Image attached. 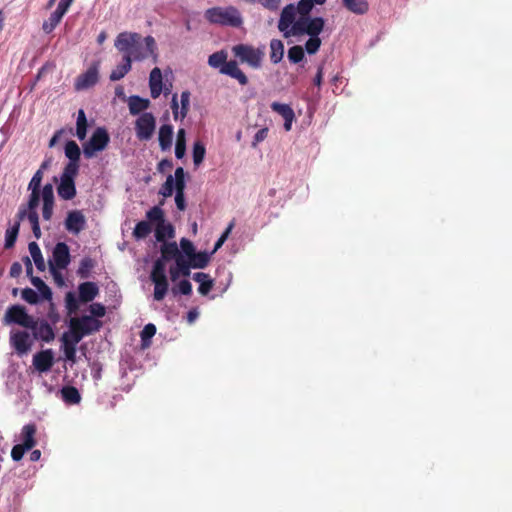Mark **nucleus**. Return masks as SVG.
Wrapping results in <instances>:
<instances>
[{
	"mask_svg": "<svg viewBox=\"0 0 512 512\" xmlns=\"http://www.w3.org/2000/svg\"><path fill=\"white\" fill-rule=\"evenodd\" d=\"M186 153V131L180 128L176 135L175 156L182 159Z\"/></svg>",
	"mask_w": 512,
	"mask_h": 512,
	"instance_id": "f704fd0d",
	"label": "nucleus"
},
{
	"mask_svg": "<svg viewBox=\"0 0 512 512\" xmlns=\"http://www.w3.org/2000/svg\"><path fill=\"white\" fill-rule=\"evenodd\" d=\"M18 218L19 220L27 218L31 226L39 223V216L37 210H28L25 208H20L18 211Z\"/></svg>",
	"mask_w": 512,
	"mask_h": 512,
	"instance_id": "de8ad7c7",
	"label": "nucleus"
},
{
	"mask_svg": "<svg viewBox=\"0 0 512 512\" xmlns=\"http://www.w3.org/2000/svg\"><path fill=\"white\" fill-rule=\"evenodd\" d=\"M28 329L33 330L34 338L40 339L46 343L52 342L55 338V332L52 326L45 320L37 321L34 319L33 327Z\"/></svg>",
	"mask_w": 512,
	"mask_h": 512,
	"instance_id": "a211bd4d",
	"label": "nucleus"
},
{
	"mask_svg": "<svg viewBox=\"0 0 512 512\" xmlns=\"http://www.w3.org/2000/svg\"><path fill=\"white\" fill-rule=\"evenodd\" d=\"M19 227L20 223L16 222L14 226L11 228H8L5 233V244L4 247L6 249H10L15 245V242L17 240V236L19 233Z\"/></svg>",
	"mask_w": 512,
	"mask_h": 512,
	"instance_id": "a19ab883",
	"label": "nucleus"
},
{
	"mask_svg": "<svg viewBox=\"0 0 512 512\" xmlns=\"http://www.w3.org/2000/svg\"><path fill=\"white\" fill-rule=\"evenodd\" d=\"M180 247L188 259L196 252L193 243L187 238H182L180 240Z\"/></svg>",
	"mask_w": 512,
	"mask_h": 512,
	"instance_id": "13d9d810",
	"label": "nucleus"
},
{
	"mask_svg": "<svg viewBox=\"0 0 512 512\" xmlns=\"http://www.w3.org/2000/svg\"><path fill=\"white\" fill-rule=\"evenodd\" d=\"M87 127L88 122L86 118V114L83 109L78 111L77 121H76V136L79 140H84L87 135Z\"/></svg>",
	"mask_w": 512,
	"mask_h": 512,
	"instance_id": "72a5a7b5",
	"label": "nucleus"
},
{
	"mask_svg": "<svg viewBox=\"0 0 512 512\" xmlns=\"http://www.w3.org/2000/svg\"><path fill=\"white\" fill-rule=\"evenodd\" d=\"M152 222L148 221H140L136 224L133 230V236L136 239H144L146 238L152 231Z\"/></svg>",
	"mask_w": 512,
	"mask_h": 512,
	"instance_id": "58836bf2",
	"label": "nucleus"
},
{
	"mask_svg": "<svg viewBox=\"0 0 512 512\" xmlns=\"http://www.w3.org/2000/svg\"><path fill=\"white\" fill-rule=\"evenodd\" d=\"M42 191H31L27 208L28 210H37V207L39 205L40 197H41Z\"/></svg>",
	"mask_w": 512,
	"mask_h": 512,
	"instance_id": "bf43d9fd",
	"label": "nucleus"
},
{
	"mask_svg": "<svg viewBox=\"0 0 512 512\" xmlns=\"http://www.w3.org/2000/svg\"><path fill=\"white\" fill-rule=\"evenodd\" d=\"M190 104V92L183 91L181 93V109H180V117L181 119L185 118L189 111Z\"/></svg>",
	"mask_w": 512,
	"mask_h": 512,
	"instance_id": "6e6d98bb",
	"label": "nucleus"
},
{
	"mask_svg": "<svg viewBox=\"0 0 512 512\" xmlns=\"http://www.w3.org/2000/svg\"><path fill=\"white\" fill-rule=\"evenodd\" d=\"M174 189H175L174 178L172 175H169L166 178V181L161 186V188L159 190V194H161L165 198H168V197L172 196Z\"/></svg>",
	"mask_w": 512,
	"mask_h": 512,
	"instance_id": "09e8293b",
	"label": "nucleus"
},
{
	"mask_svg": "<svg viewBox=\"0 0 512 512\" xmlns=\"http://www.w3.org/2000/svg\"><path fill=\"white\" fill-rule=\"evenodd\" d=\"M146 218L156 224L155 237L158 242H165L167 238L174 237V228L165 222L164 211L159 206H154L146 212Z\"/></svg>",
	"mask_w": 512,
	"mask_h": 512,
	"instance_id": "39448f33",
	"label": "nucleus"
},
{
	"mask_svg": "<svg viewBox=\"0 0 512 512\" xmlns=\"http://www.w3.org/2000/svg\"><path fill=\"white\" fill-rule=\"evenodd\" d=\"M65 155L69 159V162L79 163L81 151L75 141L69 140L66 142Z\"/></svg>",
	"mask_w": 512,
	"mask_h": 512,
	"instance_id": "e433bc0d",
	"label": "nucleus"
},
{
	"mask_svg": "<svg viewBox=\"0 0 512 512\" xmlns=\"http://www.w3.org/2000/svg\"><path fill=\"white\" fill-rule=\"evenodd\" d=\"M61 396L63 401L70 405L78 404L81 401V395L74 386H64L61 389Z\"/></svg>",
	"mask_w": 512,
	"mask_h": 512,
	"instance_id": "c756f323",
	"label": "nucleus"
},
{
	"mask_svg": "<svg viewBox=\"0 0 512 512\" xmlns=\"http://www.w3.org/2000/svg\"><path fill=\"white\" fill-rule=\"evenodd\" d=\"M321 46V39L319 36H310L305 43V50L308 54H315Z\"/></svg>",
	"mask_w": 512,
	"mask_h": 512,
	"instance_id": "864d4df0",
	"label": "nucleus"
},
{
	"mask_svg": "<svg viewBox=\"0 0 512 512\" xmlns=\"http://www.w3.org/2000/svg\"><path fill=\"white\" fill-rule=\"evenodd\" d=\"M115 47L124 53V56H128L131 63L132 60L141 61L149 56L153 57L154 62L157 61L156 42L152 36H147L142 41L138 33L123 32L117 36Z\"/></svg>",
	"mask_w": 512,
	"mask_h": 512,
	"instance_id": "f257e3e1",
	"label": "nucleus"
},
{
	"mask_svg": "<svg viewBox=\"0 0 512 512\" xmlns=\"http://www.w3.org/2000/svg\"><path fill=\"white\" fill-rule=\"evenodd\" d=\"M22 298L29 304H37L39 301V296L37 292H35L31 288H24L22 290Z\"/></svg>",
	"mask_w": 512,
	"mask_h": 512,
	"instance_id": "4d7b16f0",
	"label": "nucleus"
},
{
	"mask_svg": "<svg viewBox=\"0 0 512 512\" xmlns=\"http://www.w3.org/2000/svg\"><path fill=\"white\" fill-rule=\"evenodd\" d=\"M131 64L130 58L128 56H123L122 63L112 70L109 76L110 80L118 81L122 79L131 70Z\"/></svg>",
	"mask_w": 512,
	"mask_h": 512,
	"instance_id": "bb28decb",
	"label": "nucleus"
},
{
	"mask_svg": "<svg viewBox=\"0 0 512 512\" xmlns=\"http://www.w3.org/2000/svg\"><path fill=\"white\" fill-rule=\"evenodd\" d=\"M4 320L6 323L18 324L24 328L33 327L34 318L30 316L25 307L21 305L10 306L5 313Z\"/></svg>",
	"mask_w": 512,
	"mask_h": 512,
	"instance_id": "9d476101",
	"label": "nucleus"
},
{
	"mask_svg": "<svg viewBox=\"0 0 512 512\" xmlns=\"http://www.w3.org/2000/svg\"><path fill=\"white\" fill-rule=\"evenodd\" d=\"M31 283L37 288L43 299L49 301L52 299L50 287L40 277L31 276Z\"/></svg>",
	"mask_w": 512,
	"mask_h": 512,
	"instance_id": "4c0bfd02",
	"label": "nucleus"
},
{
	"mask_svg": "<svg viewBox=\"0 0 512 512\" xmlns=\"http://www.w3.org/2000/svg\"><path fill=\"white\" fill-rule=\"evenodd\" d=\"M150 100L138 95H132L128 98V108L131 115H141L150 107Z\"/></svg>",
	"mask_w": 512,
	"mask_h": 512,
	"instance_id": "4be33fe9",
	"label": "nucleus"
},
{
	"mask_svg": "<svg viewBox=\"0 0 512 512\" xmlns=\"http://www.w3.org/2000/svg\"><path fill=\"white\" fill-rule=\"evenodd\" d=\"M74 0H60L55 10L60 16H64Z\"/></svg>",
	"mask_w": 512,
	"mask_h": 512,
	"instance_id": "338daca9",
	"label": "nucleus"
},
{
	"mask_svg": "<svg viewBox=\"0 0 512 512\" xmlns=\"http://www.w3.org/2000/svg\"><path fill=\"white\" fill-rule=\"evenodd\" d=\"M271 109L281 115L284 119V128L286 131L291 130L292 122L295 119V113L288 104H282L279 102H273Z\"/></svg>",
	"mask_w": 512,
	"mask_h": 512,
	"instance_id": "6ab92c4d",
	"label": "nucleus"
},
{
	"mask_svg": "<svg viewBox=\"0 0 512 512\" xmlns=\"http://www.w3.org/2000/svg\"><path fill=\"white\" fill-rule=\"evenodd\" d=\"M205 18L211 24L239 27L242 24L240 12L234 6L212 7L205 11Z\"/></svg>",
	"mask_w": 512,
	"mask_h": 512,
	"instance_id": "7ed1b4c3",
	"label": "nucleus"
},
{
	"mask_svg": "<svg viewBox=\"0 0 512 512\" xmlns=\"http://www.w3.org/2000/svg\"><path fill=\"white\" fill-rule=\"evenodd\" d=\"M199 284H200L199 288H198L199 293L202 295H207L213 287V280L208 277L207 279H205L204 281H202Z\"/></svg>",
	"mask_w": 512,
	"mask_h": 512,
	"instance_id": "774afa93",
	"label": "nucleus"
},
{
	"mask_svg": "<svg viewBox=\"0 0 512 512\" xmlns=\"http://www.w3.org/2000/svg\"><path fill=\"white\" fill-rule=\"evenodd\" d=\"M69 328L72 331L80 334L82 338L87 336V333L85 332L83 326L81 325V323L79 322L77 317H73V318L70 319V321H69Z\"/></svg>",
	"mask_w": 512,
	"mask_h": 512,
	"instance_id": "69168bd1",
	"label": "nucleus"
},
{
	"mask_svg": "<svg viewBox=\"0 0 512 512\" xmlns=\"http://www.w3.org/2000/svg\"><path fill=\"white\" fill-rule=\"evenodd\" d=\"M176 266L182 276L187 277L190 275V269L192 268L191 262L189 259L186 260L183 255L177 257Z\"/></svg>",
	"mask_w": 512,
	"mask_h": 512,
	"instance_id": "603ef678",
	"label": "nucleus"
},
{
	"mask_svg": "<svg viewBox=\"0 0 512 512\" xmlns=\"http://www.w3.org/2000/svg\"><path fill=\"white\" fill-rule=\"evenodd\" d=\"M149 87H150V93L151 97L153 99H156L160 96L163 90V82H162V72L160 68L155 67L150 72L149 77Z\"/></svg>",
	"mask_w": 512,
	"mask_h": 512,
	"instance_id": "412c9836",
	"label": "nucleus"
},
{
	"mask_svg": "<svg viewBox=\"0 0 512 512\" xmlns=\"http://www.w3.org/2000/svg\"><path fill=\"white\" fill-rule=\"evenodd\" d=\"M89 311L91 313L90 316L96 318H101L103 316H105L106 314V308L103 304L101 303H92L89 307Z\"/></svg>",
	"mask_w": 512,
	"mask_h": 512,
	"instance_id": "052dcab7",
	"label": "nucleus"
},
{
	"mask_svg": "<svg viewBox=\"0 0 512 512\" xmlns=\"http://www.w3.org/2000/svg\"><path fill=\"white\" fill-rule=\"evenodd\" d=\"M208 64L213 68H220V73L230 76L238 81L242 86L248 84V78L239 68L237 61H227V53L223 50L211 54L208 58Z\"/></svg>",
	"mask_w": 512,
	"mask_h": 512,
	"instance_id": "f03ea898",
	"label": "nucleus"
},
{
	"mask_svg": "<svg viewBox=\"0 0 512 512\" xmlns=\"http://www.w3.org/2000/svg\"><path fill=\"white\" fill-rule=\"evenodd\" d=\"M235 226V220L233 219L227 226V228L225 229V231L222 233V235L219 237V239L216 241L215 245H214V249L213 251L211 252V254L215 253L218 249H220L222 247V245L225 243V241L227 240V238L229 237L232 229L234 228Z\"/></svg>",
	"mask_w": 512,
	"mask_h": 512,
	"instance_id": "3c124183",
	"label": "nucleus"
},
{
	"mask_svg": "<svg viewBox=\"0 0 512 512\" xmlns=\"http://www.w3.org/2000/svg\"><path fill=\"white\" fill-rule=\"evenodd\" d=\"M325 21L322 17H299L291 27L292 36L307 34L309 36H319L323 31Z\"/></svg>",
	"mask_w": 512,
	"mask_h": 512,
	"instance_id": "6e6552de",
	"label": "nucleus"
},
{
	"mask_svg": "<svg viewBox=\"0 0 512 512\" xmlns=\"http://www.w3.org/2000/svg\"><path fill=\"white\" fill-rule=\"evenodd\" d=\"M77 319L83 326L87 335L99 331L100 328L102 327V322L92 316L84 315L82 317H77Z\"/></svg>",
	"mask_w": 512,
	"mask_h": 512,
	"instance_id": "cd10ccee",
	"label": "nucleus"
},
{
	"mask_svg": "<svg viewBox=\"0 0 512 512\" xmlns=\"http://www.w3.org/2000/svg\"><path fill=\"white\" fill-rule=\"evenodd\" d=\"M284 56V44L279 39L270 42V60L273 64L279 63Z\"/></svg>",
	"mask_w": 512,
	"mask_h": 512,
	"instance_id": "2f4dec72",
	"label": "nucleus"
},
{
	"mask_svg": "<svg viewBox=\"0 0 512 512\" xmlns=\"http://www.w3.org/2000/svg\"><path fill=\"white\" fill-rule=\"evenodd\" d=\"M57 193L63 200H71L76 196V186L74 180L60 179L57 187Z\"/></svg>",
	"mask_w": 512,
	"mask_h": 512,
	"instance_id": "5701e85b",
	"label": "nucleus"
},
{
	"mask_svg": "<svg viewBox=\"0 0 512 512\" xmlns=\"http://www.w3.org/2000/svg\"><path fill=\"white\" fill-rule=\"evenodd\" d=\"M110 142V136L106 128L97 127L90 139L83 144V153L87 159L93 158L96 153L106 149Z\"/></svg>",
	"mask_w": 512,
	"mask_h": 512,
	"instance_id": "0eeeda50",
	"label": "nucleus"
},
{
	"mask_svg": "<svg viewBox=\"0 0 512 512\" xmlns=\"http://www.w3.org/2000/svg\"><path fill=\"white\" fill-rule=\"evenodd\" d=\"M64 224L68 232L78 235L86 227V218L81 210H72L67 213Z\"/></svg>",
	"mask_w": 512,
	"mask_h": 512,
	"instance_id": "2eb2a0df",
	"label": "nucleus"
},
{
	"mask_svg": "<svg viewBox=\"0 0 512 512\" xmlns=\"http://www.w3.org/2000/svg\"><path fill=\"white\" fill-rule=\"evenodd\" d=\"M10 344L19 356L26 355L33 345V341L26 331L11 333Z\"/></svg>",
	"mask_w": 512,
	"mask_h": 512,
	"instance_id": "ddd939ff",
	"label": "nucleus"
},
{
	"mask_svg": "<svg viewBox=\"0 0 512 512\" xmlns=\"http://www.w3.org/2000/svg\"><path fill=\"white\" fill-rule=\"evenodd\" d=\"M185 188H175L176 195H175V203L179 210L183 211L186 208V202H185V195H184Z\"/></svg>",
	"mask_w": 512,
	"mask_h": 512,
	"instance_id": "0e129e2a",
	"label": "nucleus"
},
{
	"mask_svg": "<svg viewBox=\"0 0 512 512\" xmlns=\"http://www.w3.org/2000/svg\"><path fill=\"white\" fill-rule=\"evenodd\" d=\"M78 171H79V163L68 162L63 169L60 179L74 180V178L78 174Z\"/></svg>",
	"mask_w": 512,
	"mask_h": 512,
	"instance_id": "c03bdc74",
	"label": "nucleus"
},
{
	"mask_svg": "<svg viewBox=\"0 0 512 512\" xmlns=\"http://www.w3.org/2000/svg\"><path fill=\"white\" fill-rule=\"evenodd\" d=\"M35 434V424L30 423L23 426L21 431V438L23 441L22 444L25 445V447L29 448L30 450L36 445Z\"/></svg>",
	"mask_w": 512,
	"mask_h": 512,
	"instance_id": "a878e982",
	"label": "nucleus"
},
{
	"mask_svg": "<svg viewBox=\"0 0 512 512\" xmlns=\"http://www.w3.org/2000/svg\"><path fill=\"white\" fill-rule=\"evenodd\" d=\"M156 128V119L150 112L142 113L135 121L136 137L140 141H148L152 138Z\"/></svg>",
	"mask_w": 512,
	"mask_h": 512,
	"instance_id": "1a4fd4ad",
	"label": "nucleus"
},
{
	"mask_svg": "<svg viewBox=\"0 0 512 512\" xmlns=\"http://www.w3.org/2000/svg\"><path fill=\"white\" fill-rule=\"evenodd\" d=\"M206 154V148L205 145L201 141H196L193 144V150H192V156H193V163L195 166H199Z\"/></svg>",
	"mask_w": 512,
	"mask_h": 512,
	"instance_id": "ea45409f",
	"label": "nucleus"
},
{
	"mask_svg": "<svg viewBox=\"0 0 512 512\" xmlns=\"http://www.w3.org/2000/svg\"><path fill=\"white\" fill-rule=\"evenodd\" d=\"M41 197L43 200L42 217L44 220L49 221L53 216L54 209V191L52 184L47 183L44 185Z\"/></svg>",
	"mask_w": 512,
	"mask_h": 512,
	"instance_id": "f3484780",
	"label": "nucleus"
},
{
	"mask_svg": "<svg viewBox=\"0 0 512 512\" xmlns=\"http://www.w3.org/2000/svg\"><path fill=\"white\" fill-rule=\"evenodd\" d=\"M79 300L83 303L93 301L99 293V288L94 282H83L78 287Z\"/></svg>",
	"mask_w": 512,
	"mask_h": 512,
	"instance_id": "aec40b11",
	"label": "nucleus"
},
{
	"mask_svg": "<svg viewBox=\"0 0 512 512\" xmlns=\"http://www.w3.org/2000/svg\"><path fill=\"white\" fill-rule=\"evenodd\" d=\"M314 3V0H300L297 6H295L299 17H310L309 14L313 9Z\"/></svg>",
	"mask_w": 512,
	"mask_h": 512,
	"instance_id": "49530a36",
	"label": "nucleus"
},
{
	"mask_svg": "<svg viewBox=\"0 0 512 512\" xmlns=\"http://www.w3.org/2000/svg\"><path fill=\"white\" fill-rule=\"evenodd\" d=\"M211 253L206 251L195 252L190 258V262L193 269H204L210 262Z\"/></svg>",
	"mask_w": 512,
	"mask_h": 512,
	"instance_id": "7c9ffc66",
	"label": "nucleus"
},
{
	"mask_svg": "<svg viewBox=\"0 0 512 512\" xmlns=\"http://www.w3.org/2000/svg\"><path fill=\"white\" fill-rule=\"evenodd\" d=\"M305 58L304 49L300 45H294L288 50V59L291 63L297 64Z\"/></svg>",
	"mask_w": 512,
	"mask_h": 512,
	"instance_id": "37998d69",
	"label": "nucleus"
},
{
	"mask_svg": "<svg viewBox=\"0 0 512 512\" xmlns=\"http://www.w3.org/2000/svg\"><path fill=\"white\" fill-rule=\"evenodd\" d=\"M65 305L69 315L75 314L79 309L78 299L73 292H67L65 295Z\"/></svg>",
	"mask_w": 512,
	"mask_h": 512,
	"instance_id": "a18cd8bd",
	"label": "nucleus"
},
{
	"mask_svg": "<svg viewBox=\"0 0 512 512\" xmlns=\"http://www.w3.org/2000/svg\"><path fill=\"white\" fill-rule=\"evenodd\" d=\"M71 255L68 245L65 242H58L52 250V259L49 266L53 265L58 269H66L70 264Z\"/></svg>",
	"mask_w": 512,
	"mask_h": 512,
	"instance_id": "9b49d317",
	"label": "nucleus"
},
{
	"mask_svg": "<svg viewBox=\"0 0 512 512\" xmlns=\"http://www.w3.org/2000/svg\"><path fill=\"white\" fill-rule=\"evenodd\" d=\"M62 18V16H60L58 13L54 11L53 13H51L50 17L43 22L42 30L46 34H50L58 26Z\"/></svg>",
	"mask_w": 512,
	"mask_h": 512,
	"instance_id": "79ce46f5",
	"label": "nucleus"
},
{
	"mask_svg": "<svg viewBox=\"0 0 512 512\" xmlns=\"http://www.w3.org/2000/svg\"><path fill=\"white\" fill-rule=\"evenodd\" d=\"M297 13L298 11L294 4H288L282 9L280 19L278 22V29L280 32L284 34L285 37L292 36L291 27L297 21Z\"/></svg>",
	"mask_w": 512,
	"mask_h": 512,
	"instance_id": "f8f14e48",
	"label": "nucleus"
},
{
	"mask_svg": "<svg viewBox=\"0 0 512 512\" xmlns=\"http://www.w3.org/2000/svg\"><path fill=\"white\" fill-rule=\"evenodd\" d=\"M159 146L162 151L169 150L173 140V126L164 124L159 129Z\"/></svg>",
	"mask_w": 512,
	"mask_h": 512,
	"instance_id": "b1692460",
	"label": "nucleus"
},
{
	"mask_svg": "<svg viewBox=\"0 0 512 512\" xmlns=\"http://www.w3.org/2000/svg\"><path fill=\"white\" fill-rule=\"evenodd\" d=\"M99 80L98 63H93L84 73L80 74L75 82L76 90H84L94 86Z\"/></svg>",
	"mask_w": 512,
	"mask_h": 512,
	"instance_id": "4468645a",
	"label": "nucleus"
},
{
	"mask_svg": "<svg viewBox=\"0 0 512 512\" xmlns=\"http://www.w3.org/2000/svg\"><path fill=\"white\" fill-rule=\"evenodd\" d=\"M342 5L355 15H364L369 11L367 0H342Z\"/></svg>",
	"mask_w": 512,
	"mask_h": 512,
	"instance_id": "393cba45",
	"label": "nucleus"
},
{
	"mask_svg": "<svg viewBox=\"0 0 512 512\" xmlns=\"http://www.w3.org/2000/svg\"><path fill=\"white\" fill-rule=\"evenodd\" d=\"M175 188H185V172L182 167H178L174 173Z\"/></svg>",
	"mask_w": 512,
	"mask_h": 512,
	"instance_id": "680f3d73",
	"label": "nucleus"
},
{
	"mask_svg": "<svg viewBox=\"0 0 512 512\" xmlns=\"http://www.w3.org/2000/svg\"><path fill=\"white\" fill-rule=\"evenodd\" d=\"M28 450H30V449L26 448L25 445L17 444L15 446H13V448L11 450V457L14 461H20L23 458L24 453Z\"/></svg>",
	"mask_w": 512,
	"mask_h": 512,
	"instance_id": "e2e57ef3",
	"label": "nucleus"
},
{
	"mask_svg": "<svg viewBox=\"0 0 512 512\" xmlns=\"http://www.w3.org/2000/svg\"><path fill=\"white\" fill-rule=\"evenodd\" d=\"M155 333H156V326L154 324L149 323V324L145 325L143 330L140 333L141 341H142L143 345H148L151 338L155 335Z\"/></svg>",
	"mask_w": 512,
	"mask_h": 512,
	"instance_id": "8fccbe9b",
	"label": "nucleus"
},
{
	"mask_svg": "<svg viewBox=\"0 0 512 512\" xmlns=\"http://www.w3.org/2000/svg\"><path fill=\"white\" fill-rule=\"evenodd\" d=\"M42 179H43V172L41 171V169H38L35 174L33 175L32 179L30 180V183L28 185V189L30 191H41L40 190V187H41V182H42Z\"/></svg>",
	"mask_w": 512,
	"mask_h": 512,
	"instance_id": "5fc2aeb1",
	"label": "nucleus"
},
{
	"mask_svg": "<svg viewBox=\"0 0 512 512\" xmlns=\"http://www.w3.org/2000/svg\"><path fill=\"white\" fill-rule=\"evenodd\" d=\"M233 55L239 59L242 64H247L253 69H259L265 56L263 48H255L248 44H237L232 47Z\"/></svg>",
	"mask_w": 512,
	"mask_h": 512,
	"instance_id": "20e7f679",
	"label": "nucleus"
},
{
	"mask_svg": "<svg viewBox=\"0 0 512 512\" xmlns=\"http://www.w3.org/2000/svg\"><path fill=\"white\" fill-rule=\"evenodd\" d=\"M150 278L154 284V300H163L169 288V282L166 276V265L163 260L157 259L154 262Z\"/></svg>",
	"mask_w": 512,
	"mask_h": 512,
	"instance_id": "423d86ee",
	"label": "nucleus"
},
{
	"mask_svg": "<svg viewBox=\"0 0 512 512\" xmlns=\"http://www.w3.org/2000/svg\"><path fill=\"white\" fill-rule=\"evenodd\" d=\"M95 267V260L90 257H84L80 261V265L77 270V275L82 279L90 277L91 270Z\"/></svg>",
	"mask_w": 512,
	"mask_h": 512,
	"instance_id": "c9c22d12",
	"label": "nucleus"
},
{
	"mask_svg": "<svg viewBox=\"0 0 512 512\" xmlns=\"http://www.w3.org/2000/svg\"><path fill=\"white\" fill-rule=\"evenodd\" d=\"M34 368L40 372H48L54 365V353L52 349H45L37 352L32 360Z\"/></svg>",
	"mask_w": 512,
	"mask_h": 512,
	"instance_id": "dca6fc26",
	"label": "nucleus"
},
{
	"mask_svg": "<svg viewBox=\"0 0 512 512\" xmlns=\"http://www.w3.org/2000/svg\"><path fill=\"white\" fill-rule=\"evenodd\" d=\"M28 249H29L30 255L35 263L36 268L41 272L44 271L46 268L45 261H44L42 252H41L38 244L36 242H30L28 245Z\"/></svg>",
	"mask_w": 512,
	"mask_h": 512,
	"instance_id": "473e14b6",
	"label": "nucleus"
},
{
	"mask_svg": "<svg viewBox=\"0 0 512 512\" xmlns=\"http://www.w3.org/2000/svg\"><path fill=\"white\" fill-rule=\"evenodd\" d=\"M161 255L162 258L160 259L163 260L164 263L170 259H175L176 261L177 257L182 256L176 242H164L161 246Z\"/></svg>",
	"mask_w": 512,
	"mask_h": 512,
	"instance_id": "c85d7f7f",
	"label": "nucleus"
}]
</instances>
